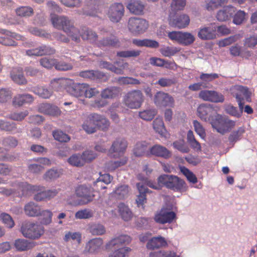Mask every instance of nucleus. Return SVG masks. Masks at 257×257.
Returning a JSON list of instances; mask_svg holds the SVG:
<instances>
[{
    "label": "nucleus",
    "instance_id": "f257e3e1",
    "mask_svg": "<svg viewBox=\"0 0 257 257\" xmlns=\"http://www.w3.org/2000/svg\"><path fill=\"white\" fill-rule=\"evenodd\" d=\"M159 186H163L175 192L186 191L187 185L185 181L176 175L163 174L157 179Z\"/></svg>",
    "mask_w": 257,
    "mask_h": 257
},
{
    "label": "nucleus",
    "instance_id": "f03ea898",
    "mask_svg": "<svg viewBox=\"0 0 257 257\" xmlns=\"http://www.w3.org/2000/svg\"><path fill=\"white\" fill-rule=\"evenodd\" d=\"M144 95L140 90H133L128 92L124 96V104L131 109L140 108L144 102Z\"/></svg>",
    "mask_w": 257,
    "mask_h": 257
},
{
    "label": "nucleus",
    "instance_id": "7ed1b4c3",
    "mask_svg": "<svg viewBox=\"0 0 257 257\" xmlns=\"http://www.w3.org/2000/svg\"><path fill=\"white\" fill-rule=\"evenodd\" d=\"M212 127L217 132L223 135L229 132L235 125V121L228 119L226 116L217 114L211 121Z\"/></svg>",
    "mask_w": 257,
    "mask_h": 257
},
{
    "label": "nucleus",
    "instance_id": "20e7f679",
    "mask_svg": "<svg viewBox=\"0 0 257 257\" xmlns=\"http://www.w3.org/2000/svg\"><path fill=\"white\" fill-rule=\"evenodd\" d=\"M149 27L148 22L145 19L131 17L128 19L127 28L134 35H138L145 33Z\"/></svg>",
    "mask_w": 257,
    "mask_h": 257
},
{
    "label": "nucleus",
    "instance_id": "39448f33",
    "mask_svg": "<svg viewBox=\"0 0 257 257\" xmlns=\"http://www.w3.org/2000/svg\"><path fill=\"white\" fill-rule=\"evenodd\" d=\"M232 95L234 97L238 102L239 107H242L244 98L246 101L251 102V93L246 86L242 85H235L230 88Z\"/></svg>",
    "mask_w": 257,
    "mask_h": 257
},
{
    "label": "nucleus",
    "instance_id": "423d86ee",
    "mask_svg": "<svg viewBox=\"0 0 257 257\" xmlns=\"http://www.w3.org/2000/svg\"><path fill=\"white\" fill-rule=\"evenodd\" d=\"M168 36L171 40L184 46L190 45L195 40V37L188 32L173 31L169 32Z\"/></svg>",
    "mask_w": 257,
    "mask_h": 257
},
{
    "label": "nucleus",
    "instance_id": "0eeeda50",
    "mask_svg": "<svg viewBox=\"0 0 257 257\" xmlns=\"http://www.w3.org/2000/svg\"><path fill=\"white\" fill-rule=\"evenodd\" d=\"M51 21L54 27L65 33L68 32L74 25V22L67 17L55 14L51 15Z\"/></svg>",
    "mask_w": 257,
    "mask_h": 257
},
{
    "label": "nucleus",
    "instance_id": "6e6552de",
    "mask_svg": "<svg viewBox=\"0 0 257 257\" xmlns=\"http://www.w3.org/2000/svg\"><path fill=\"white\" fill-rule=\"evenodd\" d=\"M124 7L121 3H114L109 7L107 15L113 23L119 22L124 15Z\"/></svg>",
    "mask_w": 257,
    "mask_h": 257
},
{
    "label": "nucleus",
    "instance_id": "1a4fd4ad",
    "mask_svg": "<svg viewBox=\"0 0 257 257\" xmlns=\"http://www.w3.org/2000/svg\"><path fill=\"white\" fill-rule=\"evenodd\" d=\"M85 7L84 8V14L96 17L101 13L102 5L100 0H86Z\"/></svg>",
    "mask_w": 257,
    "mask_h": 257
},
{
    "label": "nucleus",
    "instance_id": "9d476101",
    "mask_svg": "<svg viewBox=\"0 0 257 257\" xmlns=\"http://www.w3.org/2000/svg\"><path fill=\"white\" fill-rule=\"evenodd\" d=\"M154 103L158 107H172L174 104L173 97L168 93L158 91L155 95Z\"/></svg>",
    "mask_w": 257,
    "mask_h": 257
},
{
    "label": "nucleus",
    "instance_id": "9b49d317",
    "mask_svg": "<svg viewBox=\"0 0 257 257\" xmlns=\"http://www.w3.org/2000/svg\"><path fill=\"white\" fill-rule=\"evenodd\" d=\"M20 231L24 237L35 239L43 234L44 228L43 226H21Z\"/></svg>",
    "mask_w": 257,
    "mask_h": 257
},
{
    "label": "nucleus",
    "instance_id": "f8f14e48",
    "mask_svg": "<svg viewBox=\"0 0 257 257\" xmlns=\"http://www.w3.org/2000/svg\"><path fill=\"white\" fill-rule=\"evenodd\" d=\"M75 194L77 196L83 199V204H85L92 202L95 197L92 188L85 185L77 186L75 189Z\"/></svg>",
    "mask_w": 257,
    "mask_h": 257
},
{
    "label": "nucleus",
    "instance_id": "ddd939ff",
    "mask_svg": "<svg viewBox=\"0 0 257 257\" xmlns=\"http://www.w3.org/2000/svg\"><path fill=\"white\" fill-rule=\"evenodd\" d=\"M199 97L203 100L214 103H222L224 101L223 95L214 90H201Z\"/></svg>",
    "mask_w": 257,
    "mask_h": 257
},
{
    "label": "nucleus",
    "instance_id": "4468645a",
    "mask_svg": "<svg viewBox=\"0 0 257 257\" xmlns=\"http://www.w3.org/2000/svg\"><path fill=\"white\" fill-rule=\"evenodd\" d=\"M12 186L16 188V194L22 197L35 193V189L37 188L36 185H32L27 182H15Z\"/></svg>",
    "mask_w": 257,
    "mask_h": 257
},
{
    "label": "nucleus",
    "instance_id": "2eb2a0df",
    "mask_svg": "<svg viewBox=\"0 0 257 257\" xmlns=\"http://www.w3.org/2000/svg\"><path fill=\"white\" fill-rule=\"evenodd\" d=\"M176 218V215L175 213L167 208L161 209L154 218L156 222L161 224L171 223Z\"/></svg>",
    "mask_w": 257,
    "mask_h": 257
},
{
    "label": "nucleus",
    "instance_id": "dca6fc26",
    "mask_svg": "<svg viewBox=\"0 0 257 257\" xmlns=\"http://www.w3.org/2000/svg\"><path fill=\"white\" fill-rule=\"evenodd\" d=\"M131 241L130 236L127 235H121L111 239L106 244L105 246L107 249H118L121 248V246L128 244Z\"/></svg>",
    "mask_w": 257,
    "mask_h": 257
},
{
    "label": "nucleus",
    "instance_id": "f3484780",
    "mask_svg": "<svg viewBox=\"0 0 257 257\" xmlns=\"http://www.w3.org/2000/svg\"><path fill=\"white\" fill-rule=\"evenodd\" d=\"M198 37L202 40H210L216 38V28L210 24L208 27H203L199 29Z\"/></svg>",
    "mask_w": 257,
    "mask_h": 257
},
{
    "label": "nucleus",
    "instance_id": "a211bd4d",
    "mask_svg": "<svg viewBox=\"0 0 257 257\" xmlns=\"http://www.w3.org/2000/svg\"><path fill=\"white\" fill-rule=\"evenodd\" d=\"M95 120V113L90 114L84 120L82 127L87 134H91L97 131Z\"/></svg>",
    "mask_w": 257,
    "mask_h": 257
},
{
    "label": "nucleus",
    "instance_id": "6ab92c4d",
    "mask_svg": "<svg viewBox=\"0 0 257 257\" xmlns=\"http://www.w3.org/2000/svg\"><path fill=\"white\" fill-rule=\"evenodd\" d=\"M38 109L41 113L53 116H58L61 114V111L58 106L49 103L41 104Z\"/></svg>",
    "mask_w": 257,
    "mask_h": 257
},
{
    "label": "nucleus",
    "instance_id": "aec40b11",
    "mask_svg": "<svg viewBox=\"0 0 257 257\" xmlns=\"http://www.w3.org/2000/svg\"><path fill=\"white\" fill-rule=\"evenodd\" d=\"M81 38L83 40L87 41L89 43L97 47L98 36L97 33L92 29L83 27L81 29Z\"/></svg>",
    "mask_w": 257,
    "mask_h": 257
},
{
    "label": "nucleus",
    "instance_id": "412c9836",
    "mask_svg": "<svg viewBox=\"0 0 257 257\" xmlns=\"http://www.w3.org/2000/svg\"><path fill=\"white\" fill-rule=\"evenodd\" d=\"M120 45V42L118 38L115 35H111L109 37L103 38L99 40L97 43V47L100 48L104 47H118Z\"/></svg>",
    "mask_w": 257,
    "mask_h": 257
},
{
    "label": "nucleus",
    "instance_id": "4be33fe9",
    "mask_svg": "<svg viewBox=\"0 0 257 257\" xmlns=\"http://www.w3.org/2000/svg\"><path fill=\"white\" fill-rule=\"evenodd\" d=\"M34 100L33 96L30 94H18L14 97L12 103L15 106L20 107L25 104L31 103Z\"/></svg>",
    "mask_w": 257,
    "mask_h": 257
},
{
    "label": "nucleus",
    "instance_id": "5701e85b",
    "mask_svg": "<svg viewBox=\"0 0 257 257\" xmlns=\"http://www.w3.org/2000/svg\"><path fill=\"white\" fill-rule=\"evenodd\" d=\"M86 83H73L66 87V90L71 95L76 97L84 96Z\"/></svg>",
    "mask_w": 257,
    "mask_h": 257
},
{
    "label": "nucleus",
    "instance_id": "b1692460",
    "mask_svg": "<svg viewBox=\"0 0 257 257\" xmlns=\"http://www.w3.org/2000/svg\"><path fill=\"white\" fill-rule=\"evenodd\" d=\"M126 7L130 12L133 14L141 15L144 13L145 6L140 1L130 0Z\"/></svg>",
    "mask_w": 257,
    "mask_h": 257
},
{
    "label": "nucleus",
    "instance_id": "393cba45",
    "mask_svg": "<svg viewBox=\"0 0 257 257\" xmlns=\"http://www.w3.org/2000/svg\"><path fill=\"white\" fill-rule=\"evenodd\" d=\"M137 186L140 194L137 196L136 202L138 207L142 206L144 208V204L147 202L146 193L149 192V190L141 183H137Z\"/></svg>",
    "mask_w": 257,
    "mask_h": 257
},
{
    "label": "nucleus",
    "instance_id": "a878e982",
    "mask_svg": "<svg viewBox=\"0 0 257 257\" xmlns=\"http://www.w3.org/2000/svg\"><path fill=\"white\" fill-rule=\"evenodd\" d=\"M150 154L152 155L168 159L171 156V153L166 148L160 145H155L150 149Z\"/></svg>",
    "mask_w": 257,
    "mask_h": 257
},
{
    "label": "nucleus",
    "instance_id": "bb28decb",
    "mask_svg": "<svg viewBox=\"0 0 257 257\" xmlns=\"http://www.w3.org/2000/svg\"><path fill=\"white\" fill-rule=\"evenodd\" d=\"M213 111V108L210 104H202L197 108L198 116L205 121L210 120V117Z\"/></svg>",
    "mask_w": 257,
    "mask_h": 257
},
{
    "label": "nucleus",
    "instance_id": "cd10ccee",
    "mask_svg": "<svg viewBox=\"0 0 257 257\" xmlns=\"http://www.w3.org/2000/svg\"><path fill=\"white\" fill-rule=\"evenodd\" d=\"M235 11V8L231 6L224 7L217 13L216 18L218 21L224 22L229 19Z\"/></svg>",
    "mask_w": 257,
    "mask_h": 257
},
{
    "label": "nucleus",
    "instance_id": "c85d7f7f",
    "mask_svg": "<svg viewBox=\"0 0 257 257\" xmlns=\"http://www.w3.org/2000/svg\"><path fill=\"white\" fill-rule=\"evenodd\" d=\"M127 146L126 140L122 138L116 139L112 143L110 152L118 153L119 155L123 154Z\"/></svg>",
    "mask_w": 257,
    "mask_h": 257
},
{
    "label": "nucleus",
    "instance_id": "c756f323",
    "mask_svg": "<svg viewBox=\"0 0 257 257\" xmlns=\"http://www.w3.org/2000/svg\"><path fill=\"white\" fill-rule=\"evenodd\" d=\"M10 75L11 79L14 82L19 85L27 84V81L24 75L22 68H14L11 71Z\"/></svg>",
    "mask_w": 257,
    "mask_h": 257
},
{
    "label": "nucleus",
    "instance_id": "7c9ffc66",
    "mask_svg": "<svg viewBox=\"0 0 257 257\" xmlns=\"http://www.w3.org/2000/svg\"><path fill=\"white\" fill-rule=\"evenodd\" d=\"M190 23V18L187 15H181L175 19L169 20V24L171 26L177 27L180 29L186 27Z\"/></svg>",
    "mask_w": 257,
    "mask_h": 257
},
{
    "label": "nucleus",
    "instance_id": "2f4dec72",
    "mask_svg": "<svg viewBox=\"0 0 257 257\" xmlns=\"http://www.w3.org/2000/svg\"><path fill=\"white\" fill-rule=\"evenodd\" d=\"M120 94V89L116 86H110L103 89L100 95L102 98L111 99L118 97Z\"/></svg>",
    "mask_w": 257,
    "mask_h": 257
},
{
    "label": "nucleus",
    "instance_id": "473e14b6",
    "mask_svg": "<svg viewBox=\"0 0 257 257\" xmlns=\"http://www.w3.org/2000/svg\"><path fill=\"white\" fill-rule=\"evenodd\" d=\"M41 210L40 206L33 202H29L24 207L25 214L31 217L39 216L41 213Z\"/></svg>",
    "mask_w": 257,
    "mask_h": 257
},
{
    "label": "nucleus",
    "instance_id": "72a5a7b5",
    "mask_svg": "<svg viewBox=\"0 0 257 257\" xmlns=\"http://www.w3.org/2000/svg\"><path fill=\"white\" fill-rule=\"evenodd\" d=\"M102 243V240L100 238L91 239L86 243L85 251L89 253H94L100 249Z\"/></svg>",
    "mask_w": 257,
    "mask_h": 257
},
{
    "label": "nucleus",
    "instance_id": "f704fd0d",
    "mask_svg": "<svg viewBox=\"0 0 257 257\" xmlns=\"http://www.w3.org/2000/svg\"><path fill=\"white\" fill-rule=\"evenodd\" d=\"M11 32L5 29L0 30V44L5 46H17V43L13 40V38L8 35Z\"/></svg>",
    "mask_w": 257,
    "mask_h": 257
},
{
    "label": "nucleus",
    "instance_id": "c9c22d12",
    "mask_svg": "<svg viewBox=\"0 0 257 257\" xmlns=\"http://www.w3.org/2000/svg\"><path fill=\"white\" fill-rule=\"evenodd\" d=\"M33 242L29 241L24 239H17L15 241L14 246L19 251H25L30 249L35 246Z\"/></svg>",
    "mask_w": 257,
    "mask_h": 257
},
{
    "label": "nucleus",
    "instance_id": "e433bc0d",
    "mask_svg": "<svg viewBox=\"0 0 257 257\" xmlns=\"http://www.w3.org/2000/svg\"><path fill=\"white\" fill-rule=\"evenodd\" d=\"M167 244L164 238L162 237H154L149 240L147 247L149 249H155L165 246Z\"/></svg>",
    "mask_w": 257,
    "mask_h": 257
},
{
    "label": "nucleus",
    "instance_id": "4c0bfd02",
    "mask_svg": "<svg viewBox=\"0 0 257 257\" xmlns=\"http://www.w3.org/2000/svg\"><path fill=\"white\" fill-rule=\"evenodd\" d=\"M148 144L146 142H138L134 149V154L137 157L148 155Z\"/></svg>",
    "mask_w": 257,
    "mask_h": 257
},
{
    "label": "nucleus",
    "instance_id": "58836bf2",
    "mask_svg": "<svg viewBox=\"0 0 257 257\" xmlns=\"http://www.w3.org/2000/svg\"><path fill=\"white\" fill-rule=\"evenodd\" d=\"M227 2L228 0H207L205 2L204 8L208 11H212Z\"/></svg>",
    "mask_w": 257,
    "mask_h": 257
},
{
    "label": "nucleus",
    "instance_id": "ea45409f",
    "mask_svg": "<svg viewBox=\"0 0 257 257\" xmlns=\"http://www.w3.org/2000/svg\"><path fill=\"white\" fill-rule=\"evenodd\" d=\"M118 212L122 219L124 221L131 220L133 216V213L128 207L124 203H119L118 205Z\"/></svg>",
    "mask_w": 257,
    "mask_h": 257
},
{
    "label": "nucleus",
    "instance_id": "a19ab883",
    "mask_svg": "<svg viewBox=\"0 0 257 257\" xmlns=\"http://www.w3.org/2000/svg\"><path fill=\"white\" fill-rule=\"evenodd\" d=\"M245 132L244 126H241L237 130L232 131L228 137V140L230 143H235L241 139L243 135Z\"/></svg>",
    "mask_w": 257,
    "mask_h": 257
},
{
    "label": "nucleus",
    "instance_id": "79ce46f5",
    "mask_svg": "<svg viewBox=\"0 0 257 257\" xmlns=\"http://www.w3.org/2000/svg\"><path fill=\"white\" fill-rule=\"evenodd\" d=\"M39 220L43 225H48L52 223L53 213L49 210H41Z\"/></svg>",
    "mask_w": 257,
    "mask_h": 257
},
{
    "label": "nucleus",
    "instance_id": "37998d69",
    "mask_svg": "<svg viewBox=\"0 0 257 257\" xmlns=\"http://www.w3.org/2000/svg\"><path fill=\"white\" fill-rule=\"evenodd\" d=\"M95 118L97 130L99 128L104 131L107 130L109 126V121L104 116L95 113Z\"/></svg>",
    "mask_w": 257,
    "mask_h": 257
},
{
    "label": "nucleus",
    "instance_id": "c03bdc74",
    "mask_svg": "<svg viewBox=\"0 0 257 257\" xmlns=\"http://www.w3.org/2000/svg\"><path fill=\"white\" fill-rule=\"evenodd\" d=\"M37 188L35 189L34 199L36 201H42L47 199L46 190L44 186L36 185Z\"/></svg>",
    "mask_w": 257,
    "mask_h": 257
},
{
    "label": "nucleus",
    "instance_id": "a18cd8bd",
    "mask_svg": "<svg viewBox=\"0 0 257 257\" xmlns=\"http://www.w3.org/2000/svg\"><path fill=\"white\" fill-rule=\"evenodd\" d=\"M179 169L181 173L186 177L187 180L189 182L193 184H195L197 182L196 176L189 169L183 166H179Z\"/></svg>",
    "mask_w": 257,
    "mask_h": 257
},
{
    "label": "nucleus",
    "instance_id": "49530a36",
    "mask_svg": "<svg viewBox=\"0 0 257 257\" xmlns=\"http://www.w3.org/2000/svg\"><path fill=\"white\" fill-rule=\"evenodd\" d=\"M65 33L75 42L79 43L80 42L81 32L80 33L79 29L75 27L74 24Z\"/></svg>",
    "mask_w": 257,
    "mask_h": 257
},
{
    "label": "nucleus",
    "instance_id": "de8ad7c7",
    "mask_svg": "<svg viewBox=\"0 0 257 257\" xmlns=\"http://www.w3.org/2000/svg\"><path fill=\"white\" fill-rule=\"evenodd\" d=\"M34 92L44 99L49 98L52 95V91L44 86H39L34 88Z\"/></svg>",
    "mask_w": 257,
    "mask_h": 257
},
{
    "label": "nucleus",
    "instance_id": "09e8293b",
    "mask_svg": "<svg viewBox=\"0 0 257 257\" xmlns=\"http://www.w3.org/2000/svg\"><path fill=\"white\" fill-rule=\"evenodd\" d=\"M153 128L156 132L163 136L166 132L163 120L162 118L157 117L153 123Z\"/></svg>",
    "mask_w": 257,
    "mask_h": 257
},
{
    "label": "nucleus",
    "instance_id": "8fccbe9b",
    "mask_svg": "<svg viewBox=\"0 0 257 257\" xmlns=\"http://www.w3.org/2000/svg\"><path fill=\"white\" fill-rule=\"evenodd\" d=\"M157 111L155 109H149L139 112V115L142 119L150 121L152 120L157 114Z\"/></svg>",
    "mask_w": 257,
    "mask_h": 257
},
{
    "label": "nucleus",
    "instance_id": "3c124183",
    "mask_svg": "<svg viewBox=\"0 0 257 257\" xmlns=\"http://www.w3.org/2000/svg\"><path fill=\"white\" fill-rule=\"evenodd\" d=\"M141 53L139 50L121 51L117 52L116 56L122 58H136L140 56Z\"/></svg>",
    "mask_w": 257,
    "mask_h": 257
},
{
    "label": "nucleus",
    "instance_id": "603ef678",
    "mask_svg": "<svg viewBox=\"0 0 257 257\" xmlns=\"http://www.w3.org/2000/svg\"><path fill=\"white\" fill-rule=\"evenodd\" d=\"M181 49L176 47L166 46L160 49V52L165 57H170L179 53Z\"/></svg>",
    "mask_w": 257,
    "mask_h": 257
},
{
    "label": "nucleus",
    "instance_id": "864d4df0",
    "mask_svg": "<svg viewBox=\"0 0 257 257\" xmlns=\"http://www.w3.org/2000/svg\"><path fill=\"white\" fill-rule=\"evenodd\" d=\"M116 82L120 85H138L141 83L139 80L131 77H119L117 79Z\"/></svg>",
    "mask_w": 257,
    "mask_h": 257
},
{
    "label": "nucleus",
    "instance_id": "5fc2aeb1",
    "mask_svg": "<svg viewBox=\"0 0 257 257\" xmlns=\"http://www.w3.org/2000/svg\"><path fill=\"white\" fill-rule=\"evenodd\" d=\"M16 14L22 17H30L33 15L34 11L30 7H20L16 10Z\"/></svg>",
    "mask_w": 257,
    "mask_h": 257
},
{
    "label": "nucleus",
    "instance_id": "6e6d98bb",
    "mask_svg": "<svg viewBox=\"0 0 257 257\" xmlns=\"http://www.w3.org/2000/svg\"><path fill=\"white\" fill-rule=\"evenodd\" d=\"M40 65L47 69H51L53 67L55 68V64L57 62V59L50 58L48 57H44L41 58L40 61Z\"/></svg>",
    "mask_w": 257,
    "mask_h": 257
},
{
    "label": "nucleus",
    "instance_id": "4d7b16f0",
    "mask_svg": "<svg viewBox=\"0 0 257 257\" xmlns=\"http://www.w3.org/2000/svg\"><path fill=\"white\" fill-rule=\"evenodd\" d=\"M68 163L74 166L80 167L83 166L84 160L80 154H74L71 156L68 160Z\"/></svg>",
    "mask_w": 257,
    "mask_h": 257
},
{
    "label": "nucleus",
    "instance_id": "13d9d810",
    "mask_svg": "<svg viewBox=\"0 0 257 257\" xmlns=\"http://www.w3.org/2000/svg\"><path fill=\"white\" fill-rule=\"evenodd\" d=\"M16 124L13 122H9L0 119V130L6 132H12L16 130Z\"/></svg>",
    "mask_w": 257,
    "mask_h": 257
},
{
    "label": "nucleus",
    "instance_id": "bf43d9fd",
    "mask_svg": "<svg viewBox=\"0 0 257 257\" xmlns=\"http://www.w3.org/2000/svg\"><path fill=\"white\" fill-rule=\"evenodd\" d=\"M131 250L128 247H124L115 249L108 257H126L127 253Z\"/></svg>",
    "mask_w": 257,
    "mask_h": 257
},
{
    "label": "nucleus",
    "instance_id": "052dcab7",
    "mask_svg": "<svg viewBox=\"0 0 257 257\" xmlns=\"http://www.w3.org/2000/svg\"><path fill=\"white\" fill-rule=\"evenodd\" d=\"M114 193L118 199H123L128 193V187L125 185H121L115 190Z\"/></svg>",
    "mask_w": 257,
    "mask_h": 257
},
{
    "label": "nucleus",
    "instance_id": "680f3d73",
    "mask_svg": "<svg viewBox=\"0 0 257 257\" xmlns=\"http://www.w3.org/2000/svg\"><path fill=\"white\" fill-rule=\"evenodd\" d=\"M127 161L126 157H124L120 161H110L106 164L107 168L110 171H113L117 168L125 165Z\"/></svg>",
    "mask_w": 257,
    "mask_h": 257
},
{
    "label": "nucleus",
    "instance_id": "e2e57ef3",
    "mask_svg": "<svg viewBox=\"0 0 257 257\" xmlns=\"http://www.w3.org/2000/svg\"><path fill=\"white\" fill-rule=\"evenodd\" d=\"M99 94V91L96 88H92L86 83L84 96L86 98H91Z\"/></svg>",
    "mask_w": 257,
    "mask_h": 257
},
{
    "label": "nucleus",
    "instance_id": "0e129e2a",
    "mask_svg": "<svg viewBox=\"0 0 257 257\" xmlns=\"http://www.w3.org/2000/svg\"><path fill=\"white\" fill-rule=\"evenodd\" d=\"M53 136L56 140L60 142H67L70 139L67 134L61 131L57 130L54 131L53 132Z\"/></svg>",
    "mask_w": 257,
    "mask_h": 257
},
{
    "label": "nucleus",
    "instance_id": "69168bd1",
    "mask_svg": "<svg viewBox=\"0 0 257 257\" xmlns=\"http://www.w3.org/2000/svg\"><path fill=\"white\" fill-rule=\"evenodd\" d=\"M73 65L70 63H67L63 61H58L57 60V62L55 64V69L57 70L60 71H68L72 70Z\"/></svg>",
    "mask_w": 257,
    "mask_h": 257
},
{
    "label": "nucleus",
    "instance_id": "338daca9",
    "mask_svg": "<svg viewBox=\"0 0 257 257\" xmlns=\"http://www.w3.org/2000/svg\"><path fill=\"white\" fill-rule=\"evenodd\" d=\"M70 239L73 240H76L78 244H80L81 241V235L79 232H71L67 233L64 236V240L65 241L67 242Z\"/></svg>",
    "mask_w": 257,
    "mask_h": 257
},
{
    "label": "nucleus",
    "instance_id": "774afa93",
    "mask_svg": "<svg viewBox=\"0 0 257 257\" xmlns=\"http://www.w3.org/2000/svg\"><path fill=\"white\" fill-rule=\"evenodd\" d=\"M176 83L175 79H171L168 78L162 77L160 78L156 83V84L159 85L161 87H170Z\"/></svg>",
    "mask_w": 257,
    "mask_h": 257
}]
</instances>
